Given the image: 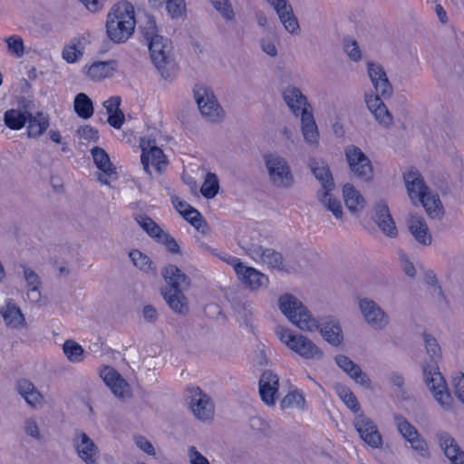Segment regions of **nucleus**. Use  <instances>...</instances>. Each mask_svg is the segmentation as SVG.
<instances>
[{
	"mask_svg": "<svg viewBox=\"0 0 464 464\" xmlns=\"http://www.w3.org/2000/svg\"><path fill=\"white\" fill-rule=\"evenodd\" d=\"M140 149V161L147 173H150V161H151V164L155 166L159 171L161 170L162 165H167L166 156L164 155L163 150L156 145L155 140H145L144 138H141Z\"/></svg>",
	"mask_w": 464,
	"mask_h": 464,
	"instance_id": "12",
	"label": "nucleus"
},
{
	"mask_svg": "<svg viewBox=\"0 0 464 464\" xmlns=\"http://www.w3.org/2000/svg\"><path fill=\"white\" fill-rule=\"evenodd\" d=\"M365 102L367 104L368 109L371 111V112L376 111L377 108L381 107L384 104V102L382 100V96L375 94H365Z\"/></svg>",
	"mask_w": 464,
	"mask_h": 464,
	"instance_id": "63",
	"label": "nucleus"
},
{
	"mask_svg": "<svg viewBox=\"0 0 464 464\" xmlns=\"http://www.w3.org/2000/svg\"><path fill=\"white\" fill-rule=\"evenodd\" d=\"M147 44L152 63L157 68L161 77L168 79L171 75L175 66L170 40L162 36L156 38Z\"/></svg>",
	"mask_w": 464,
	"mask_h": 464,
	"instance_id": "6",
	"label": "nucleus"
},
{
	"mask_svg": "<svg viewBox=\"0 0 464 464\" xmlns=\"http://www.w3.org/2000/svg\"><path fill=\"white\" fill-rule=\"evenodd\" d=\"M302 132L304 140L311 145L318 144L319 131L311 111L304 110L301 116Z\"/></svg>",
	"mask_w": 464,
	"mask_h": 464,
	"instance_id": "29",
	"label": "nucleus"
},
{
	"mask_svg": "<svg viewBox=\"0 0 464 464\" xmlns=\"http://www.w3.org/2000/svg\"><path fill=\"white\" fill-rule=\"evenodd\" d=\"M305 403V400L304 398L303 392L298 390L289 392L281 401V408H304Z\"/></svg>",
	"mask_w": 464,
	"mask_h": 464,
	"instance_id": "45",
	"label": "nucleus"
},
{
	"mask_svg": "<svg viewBox=\"0 0 464 464\" xmlns=\"http://www.w3.org/2000/svg\"><path fill=\"white\" fill-rule=\"evenodd\" d=\"M436 438L445 456L452 464H464V451L450 433L440 430L437 432Z\"/></svg>",
	"mask_w": 464,
	"mask_h": 464,
	"instance_id": "18",
	"label": "nucleus"
},
{
	"mask_svg": "<svg viewBox=\"0 0 464 464\" xmlns=\"http://www.w3.org/2000/svg\"><path fill=\"white\" fill-rule=\"evenodd\" d=\"M215 10L226 20H235V12L229 0H209Z\"/></svg>",
	"mask_w": 464,
	"mask_h": 464,
	"instance_id": "46",
	"label": "nucleus"
},
{
	"mask_svg": "<svg viewBox=\"0 0 464 464\" xmlns=\"http://www.w3.org/2000/svg\"><path fill=\"white\" fill-rule=\"evenodd\" d=\"M28 116H31V112H22L19 110H7L4 114V121L6 127L11 130H21L27 122Z\"/></svg>",
	"mask_w": 464,
	"mask_h": 464,
	"instance_id": "36",
	"label": "nucleus"
},
{
	"mask_svg": "<svg viewBox=\"0 0 464 464\" xmlns=\"http://www.w3.org/2000/svg\"><path fill=\"white\" fill-rule=\"evenodd\" d=\"M139 28L147 44L162 37L158 34L156 20L152 15L146 14L145 21L140 24Z\"/></svg>",
	"mask_w": 464,
	"mask_h": 464,
	"instance_id": "41",
	"label": "nucleus"
},
{
	"mask_svg": "<svg viewBox=\"0 0 464 464\" xmlns=\"http://www.w3.org/2000/svg\"><path fill=\"white\" fill-rule=\"evenodd\" d=\"M101 377L111 391L118 397H123L129 387L127 382L112 367L105 366Z\"/></svg>",
	"mask_w": 464,
	"mask_h": 464,
	"instance_id": "24",
	"label": "nucleus"
},
{
	"mask_svg": "<svg viewBox=\"0 0 464 464\" xmlns=\"http://www.w3.org/2000/svg\"><path fill=\"white\" fill-rule=\"evenodd\" d=\"M375 118V120L382 125L385 127H389L392 124V115L388 111L385 104L377 108L376 111L372 112Z\"/></svg>",
	"mask_w": 464,
	"mask_h": 464,
	"instance_id": "52",
	"label": "nucleus"
},
{
	"mask_svg": "<svg viewBox=\"0 0 464 464\" xmlns=\"http://www.w3.org/2000/svg\"><path fill=\"white\" fill-rule=\"evenodd\" d=\"M186 5L184 0H167L166 10L171 18H179L185 11Z\"/></svg>",
	"mask_w": 464,
	"mask_h": 464,
	"instance_id": "50",
	"label": "nucleus"
},
{
	"mask_svg": "<svg viewBox=\"0 0 464 464\" xmlns=\"http://www.w3.org/2000/svg\"><path fill=\"white\" fill-rule=\"evenodd\" d=\"M9 51L14 53L17 57H21L24 54V43L19 36H10L6 39Z\"/></svg>",
	"mask_w": 464,
	"mask_h": 464,
	"instance_id": "56",
	"label": "nucleus"
},
{
	"mask_svg": "<svg viewBox=\"0 0 464 464\" xmlns=\"http://www.w3.org/2000/svg\"><path fill=\"white\" fill-rule=\"evenodd\" d=\"M346 161L351 172L359 179L371 182L373 179V167L366 154L355 145L344 149Z\"/></svg>",
	"mask_w": 464,
	"mask_h": 464,
	"instance_id": "7",
	"label": "nucleus"
},
{
	"mask_svg": "<svg viewBox=\"0 0 464 464\" xmlns=\"http://www.w3.org/2000/svg\"><path fill=\"white\" fill-rule=\"evenodd\" d=\"M157 242L164 245L167 250L171 254L180 253V247L178 242L169 233L163 232L162 237H160V238H159Z\"/></svg>",
	"mask_w": 464,
	"mask_h": 464,
	"instance_id": "54",
	"label": "nucleus"
},
{
	"mask_svg": "<svg viewBox=\"0 0 464 464\" xmlns=\"http://www.w3.org/2000/svg\"><path fill=\"white\" fill-rule=\"evenodd\" d=\"M272 7L276 12L280 22L288 33L296 34L300 32L298 20L294 14L292 5L287 0H281V2L272 5Z\"/></svg>",
	"mask_w": 464,
	"mask_h": 464,
	"instance_id": "21",
	"label": "nucleus"
},
{
	"mask_svg": "<svg viewBox=\"0 0 464 464\" xmlns=\"http://www.w3.org/2000/svg\"><path fill=\"white\" fill-rule=\"evenodd\" d=\"M111 19L115 22L136 24L133 5L127 1L115 4L107 15V20Z\"/></svg>",
	"mask_w": 464,
	"mask_h": 464,
	"instance_id": "28",
	"label": "nucleus"
},
{
	"mask_svg": "<svg viewBox=\"0 0 464 464\" xmlns=\"http://www.w3.org/2000/svg\"><path fill=\"white\" fill-rule=\"evenodd\" d=\"M135 443L139 449L147 453L148 455L154 456L155 449L151 442L143 436L135 437Z\"/></svg>",
	"mask_w": 464,
	"mask_h": 464,
	"instance_id": "59",
	"label": "nucleus"
},
{
	"mask_svg": "<svg viewBox=\"0 0 464 464\" xmlns=\"http://www.w3.org/2000/svg\"><path fill=\"white\" fill-rule=\"evenodd\" d=\"M77 133L82 139L87 141L96 142L99 140L98 130L90 125H85L79 128Z\"/></svg>",
	"mask_w": 464,
	"mask_h": 464,
	"instance_id": "57",
	"label": "nucleus"
},
{
	"mask_svg": "<svg viewBox=\"0 0 464 464\" xmlns=\"http://www.w3.org/2000/svg\"><path fill=\"white\" fill-rule=\"evenodd\" d=\"M403 179L411 201L421 203L426 213L431 218H440L443 215V206L437 193H432L426 185L421 174L415 168L410 169L404 175Z\"/></svg>",
	"mask_w": 464,
	"mask_h": 464,
	"instance_id": "4",
	"label": "nucleus"
},
{
	"mask_svg": "<svg viewBox=\"0 0 464 464\" xmlns=\"http://www.w3.org/2000/svg\"><path fill=\"white\" fill-rule=\"evenodd\" d=\"M259 394L262 401L267 405H273L279 388V378L271 370H266L260 376Z\"/></svg>",
	"mask_w": 464,
	"mask_h": 464,
	"instance_id": "17",
	"label": "nucleus"
},
{
	"mask_svg": "<svg viewBox=\"0 0 464 464\" xmlns=\"http://www.w3.org/2000/svg\"><path fill=\"white\" fill-rule=\"evenodd\" d=\"M344 52L349 58L354 62L362 59V52L357 42L353 38H345L343 40Z\"/></svg>",
	"mask_w": 464,
	"mask_h": 464,
	"instance_id": "49",
	"label": "nucleus"
},
{
	"mask_svg": "<svg viewBox=\"0 0 464 464\" xmlns=\"http://www.w3.org/2000/svg\"><path fill=\"white\" fill-rule=\"evenodd\" d=\"M238 267L236 275L245 286L254 291L268 285L269 280L266 275L254 267L246 266L244 263Z\"/></svg>",
	"mask_w": 464,
	"mask_h": 464,
	"instance_id": "16",
	"label": "nucleus"
},
{
	"mask_svg": "<svg viewBox=\"0 0 464 464\" xmlns=\"http://www.w3.org/2000/svg\"><path fill=\"white\" fill-rule=\"evenodd\" d=\"M247 253L254 259H258L272 268L283 269V256L272 248H266L261 245L252 244Z\"/></svg>",
	"mask_w": 464,
	"mask_h": 464,
	"instance_id": "19",
	"label": "nucleus"
},
{
	"mask_svg": "<svg viewBox=\"0 0 464 464\" xmlns=\"http://www.w3.org/2000/svg\"><path fill=\"white\" fill-rule=\"evenodd\" d=\"M393 420L397 430L406 440L415 435H418L419 432L417 429L411 425L404 416L401 414H394Z\"/></svg>",
	"mask_w": 464,
	"mask_h": 464,
	"instance_id": "43",
	"label": "nucleus"
},
{
	"mask_svg": "<svg viewBox=\"0 0 464 464\" xmlns=\"http://www.w3.org/2000/svg\"><path fill=\"white\" fill-rule=\"evenodd\" d=\"M279 339L282 343H285V345L290 349L292 344L295 342L298 334H294L291 330L286 328H281L278 332Z\"/></svg>",
	"mask_w": 464,
	"mask_h": 464,
	"instance_id": "60",
	"label": "nucleus"
},
{
	"mask_svg": "<svg viewBox=\"0 0 464 464\" xmlns=\"http://www.w3.org/2000/svg\"><path fill=\"white\" fill-rule=\"evenodd\" d=\"M367 70L376 94L382 96L383 99L390 98L392 95L393 89L382 65L377 63L368 62Z\"/></svg>",
	"mask_w": 464,
	"mask_h": 464,
	"instance_id": "14",
	"label": "nucleus"
},
{
	"mask_svg": "<svg viewBox=\"0 0 464 464\" xmlns=\"http://www.w3.org/2000/svg\"><path fill=\"white\" fill-rule=\"evenodd\" d=\"M194 97L203 117L210 121H222L224 110L209 87L197 84L194 88Z\"/></svg>",
	"mask_w": 464,
	"mask_h": 464,
	"instance_id": "8",
	"label": "nucleus"
},
{
	"mask_svg": "<svg viewBox=\"0 0 464 464\" xmlns=\"http://www.w3.org/2000/svg\"><path fill=\"white\" fill-rule=\"evenodd\" d=\"M24 268V277L26 281L28 286V296L32 298L33 301H38L40 298V291L39 286L41 285L40 278L38 275L29 267L23 266Z\"/></svg>",
	"mask_w": 464,
	"mask_h": 464,
	"instance_id": "39",
	"label": "nucleus"
},
{
	"mask_svg": "<svg viewBox=\"0 0 464 464\" xmlns=\"http://www.w3.org/2000/svg\"><path fill=\"white\" fill-rule=\"evenodd\" d=\"M125 117L121 110L115 111L114 112L109 113L108 123L115 128L121 129L124 122Z\"/></svg>",
	"mask_w": 464,
	"mask_h": 464,
	"instance_id": "62",
	"label": "nucleus"
},
{
	"mask_svg": "<svg viewBox=\"0 0 464 464\" xmlns=\"http://www.w3.org/2000/svg\"><path fill=\"white\" fill-rule=\"evenodd\" d=\"M455 395L464 403V373H460L452 380Z\"/></svg>",
	"mask_w": 464,
	"mask_h": 464,
	"instance_id": "61",
	"label": "nucleus"
},
{
	"mask_svg": "<svg viewBox=\"0 0 464 464\" xmlns=\"http://www.w3.org/2000/svg\"><path fill=\"white\" fill-rule=\"evenodd\" d=\"M161 276L167 283V285L161 288L164 300L174 313L187 314L188 302L183 291L190 286V278L172 264L162 268Z\"/></svg>",
	"mask_w": 464,
	"mask_h": 464,
	"instance_id": "3",
	"label": "nucleus"
},
{
	"mask_svg": "<svg viewBox=\"0 0 464 464\" xmlns=\"http://www.w3.org/2000/svg\"><path fill=\"white\" fill-rule=\"evenodd\" d=\"M93 162L96 167L107 177L117 178L116 168L110 160L108 153L100 147H94L91 150Z\"/></svg>",
	"mask_w": 464,
	"mask_h": 464,
	"instance_id": "30",
	"label": "nucleus"
},
{
	"mask_svg": "<svg viewBox=\"0 0 464 464\" xmlns=\"http://www.w3.org/2000/svg\"><path fill=\"white\" fill-rule=\"evenodd\" d=\"M182 217L197 230L205 232L208 228V223L198 210L194 208L188 210H182Z\"/></svg>",
	"mask_w": 464,
	"mask_h": 464,
	"instance_id": "42",
	"label": "nucleus"
},
{
	"mask_svg": "<svg viewBox=\"0 0 464 464\" xmlns=\"http://www.w3.org/2000/svg\"><path fill=\"white\" fill-rule=\"evenodd\" d=\"M129 256L132 261L133 265L140 270L149 273L151 272L153 275L157 274V268L153 265L151 259L138 249H132L129 253Z\"/></svg>",
	"mask_w": 464,
	"mask_h": 464,
	"instance_id": "38",
	"label": "nucleus"
},
{
	"mask_svg": "<svg viewBox=\"0 0 464 464\" xmlns=\"http://www.w3.org/2000/svg\"><path fill=\"white\" fill-rule=\"evenodd\" d=\"M424 343L430 361L422 365L423 381L432 392L436 401L445 409H450L452 397L448 391L446 381L440 373L438 360L441 357V350L437 340L429 334H424Z\"/></svg>",
	"mask_w": 464,
	"mask_h": 464,
	"instance_id": "2",
	"label": "nucleus"
},
{
	"mask_svg": "<svg viewBox=\"0 0 464 464\" xmlns=\"http://www.w3.org/2000/svg\"><path fill=\"white\" fill-rule=\"evenodd\" d=\"M136 221L146 233L158 241L162 237L163 230L161 227L149 216L140 215L136 218Z\"/></svg>",
	"mask_w": 464,
	"mask_h": 464,
	"instance_id": "40",
	"label": "nucleus"
},
{
	"mask_svg": "<svg viewBox=\"0 0 464 464\" xmlns=\"http://www.w3.org/2000/svg\"><path fill=\"white\" fill-rule=\"evenodd\" d=\"M27 133L30 138L41 136L49 127V116L42 111L35 115L31 113L27 120Z\"/></svg>",
	"mask_w": 464,
	"mask_h": 464,
	"instance_id": "31",
	"label": "nucleus"
},
{
	"mask_svg": "<svg viewBox=\"0 0 464 464\" xmlns=\"http://www.w3.org/2000/svg\"><path fill=\"white\" fill-rule=\"evenodd\" d=\"M136 24L106 20V34L113 44L125 43L134 33Z\"/></svg>",
	"mask_w": 464,
	"mask_h": 464,
	"instance_id": "22",
	"label": "nucleus"
},
{
	"mask_svg": "<svg viewBox=\"0 0 464 464\" xmlns=\"http://www.w3.org/2000/svg\"><path fill=\"white\" fill-rule=\"evenodd\" d=\"M354 427L361 439L372 448H380L382 444V436L374 422L363 414L354 418Z\"/></svg>",
	"mask_w": 464,
	"mask_h": 464,
	"instance_id": "13",
	"label": "nucleus"
},
{
	"mask_svg": "<svg viewBox=\"0 0 464 464\" xmlns=\"http://www.w3.org/2000/svg\"><path fill=\"white\" fill-rule=\"evenodd\" d=\"M325 208L331 211L334 216L340 219L343 218V208L341 201L331 197L330 193L326 197L325 202H322Z\"/></svg>",
	"mask_w": 464,
	"mask_h": 464,
	"instance_id": "53",
	"label": "nucleus"
},
{
	"mask_svg": "<svg viewBox=\"0 0 464 464\" xmlns=\"http://www.w3.org/2000/svg\"><path fill=\"white\" fill-rule=\"evenodd\" d=\"M279 308L282 313L304 331L319 330L324 339L334 346H338L343 340L339 321L334 316H324L319 320L312 317L309 310L295 296L285 294L279 297Z\"/></svg>",
	"mask_w": 464,
	"mask_h": 464,
	"instance_id": "1",
	"label": "nucleus"
},
{
	"mask_svg": "<svg viewBox=\"0 0 464 464\" xmlns=\"http://www.w3.org/2000/svg\"><path fill=\"white\" fill-rule=\"evenodd\" d=\"M290 349L306 360L320 359L323 356L321 349L303 334H298Z\"/></svg>",
	"mask_w": 464,
	"mask_h": 464,
	"instance_id": "26",
	"label": "nucleus"
},
{
	"mask_svg": "<svg viewBox=\"0 0 464 464\" xmlns=\"http://www.w3.org/2000/svg\"><path fill=\"white\" fill-rule=\"evenodd\" d=\"M0 313L9 326L17 327L22 324L24 318L19 307H17L12 301L6 303L5 307L0 310Z\"/></svg>",
	"mask_w": 464,
	"mask_h": 464,
	"instance_id": "37",
	"label": "nucleus"
},
{
	"mask_svg": "<svg viewBox=\"0 0 464 464\" xmlns=\"http://www.w3.org/2000/svg\"><path fill=\"white\" fill-rule=\"evenodd\" d=\"M265 167L270 182L276 188H290L295 184V176L289 162L276 152L263 155Z\"/></svg>",
	"mask_w": 464,
	"mask_h": 464,
	"instance_id": "5",
	"label": "nucleus"
},
{
	"mask_svg": "<svg viewBox=\"0 0 464 464\" xmlns=\"http://www.w3.org/2000/svg\"><path fill=\"white\" fill-rule=\"evenodd\" d=\"M74 447L79 458L86 464H97L99 449L92 440L83 431L76 430Z\"/></svg>",
	"mask_w": 464,
	"mask_h": 464,
	"instance_id": "15",
	"label": "nucleus"
},
{
	"mask_svg": "<svg viewBox=\"0 0 464 464\" xmlns=\"http://www.w3.org/2000/svg\"><path fill=\"white\" fill-rule=\"evenodd\" d=\"M73 108L76 114L84 120L90 119L94 112L92 101L83 92H80L75 96Z\"/></svg>",
	"mask_w": 464,
	"mask_h": 464,
	"instance_id": "35",
	"label": "nucleus"
},
{
	"mask_svg": "<svg viewBox=\"0 0 464 464\" xmlns=\"http://www.w3.org/2000/svg\"><path fill=\"white\" fill-rule=\"evenodd\" d=\"M117 65L115 60L95 62L89 67L88 75L93 80L110 77L117 70Z\"/></svg>",
	"mask_w": 464,
	"mask_h": 464,
	"instance_id": "33",
	"label": "nucleus"
},
{
	"mask_svg": "<svg viewBox=\"0 0 464 464\" xmlns=\"http://www.w3.org/2000/svg\"><path fill=\"white\" fill-rule=\"evenodd\" d=\"M188 403L194 416L203 421L211 420L215 413L211 398L198 386L188 388Z\"/></svg>",
	"mask_w": 464,
	"mask_h": 464,
	"instance_id": "9",
	"label": "nucleus"
},
{
	"mask_svg": "<svg viewBox=\"0 0 464 464\" xmlns=\"http://www.w3.org/2000/svg\"><path fill=\"white\" fill-rule=\"evenodd\" d=\"M309 168L315 179L321 183L322 188L324 189L322 194L318 192L319 199L321 202H325L329 192L334 188V182L330 168L327 162L321 158L310 159Z\"/></svg>",
	"mask_w": 464,
	"mask_h": 464,
	"instance_id": "11",
	"label": "nucleus"
},
{
	"mask_svg": "<svg viewBox=\"0 0 464 464\" xmlns=\"http://www.w3.org/2000/svg\"><path fill=\"white\" fill-rule=\"evenodd\" d=\"M218 256L223 262H225V263L230 265L231 266H233V268L235 270V273L238 270V268H239L238 266H241L242 264H243L238 257L231 256V255H229L227 253H221Z\"/></svg>",
	"mask_w": 464,
	"mask_h": 464,
	"instance_id": "64",
	"label": "nucleus"
},
{
	"mask_svg": "<svg viewBox=\"0 0 464 464\" xmlns=\"http://www.w3.org/2000/svg\"><path fill=\"white\" fill-rule=\"evenodd\" d=\"M234 311L241 316L246 322L249 320L252 315L251 304L246 300L236 299L232 303Z\"/></svg>",
	"mask_w": 464,
	"mask_h": 464,
	"instance_id": "48",
	"label": "nucleus"
},
{
	"mask_svg": "<svg viewBox=\"0 0 464 464\" xmlns=\"http://www.w3.org/2000/svg\"><path fill=\"white\" fill-rule=\"evenodd\" d=\"M63 350L64 354L71 362H80L81 356L83 353L82 347L72 340H67L64 342Z\"/></svg>",
	"mask_w": 464,
	"mask_h": 464,
	"instance_id": "47",
	"label": "nucleus"
},
{
	"mask_svg": "<svg viewBox=\"0 0 464 464\" xmlns=\"http://www.w3.org/2000/svg\"><path fill=\"white\" fill-rule=\"evenodd\" d=\"M343 198L347 208L356 213L364 207V198L351 184H345L343 188Z\"/></svg>",
	"mask_w": 464,
	"mask_h": 464,
	"instance_id": "32",
	"label": "nucleus"
},
{
	"mask_svg": "<svg viewBox=\"0 0 464 464\" xmlns=\"http://www.w3.org/2000/svg\"><path fill=\"white\" fill-rule=\"evenodd\" d=\"M359 308L365 322L374 330H382L389 324L388 314L373 300L361 298Z\"/></svg>",
	"mask_w": 464,
	"mask_h": 464,
	"instance_id": "10",
	"label": "nucleus"
},
{
	"mask_svg": "<svg viewBox=\"0 0 464 464\" xmlns=\"http://www.w3.org/2000/svg\"><path fill=\"white\" fill-rule=\"evenodd\" d=\"M336 364L357 383L369 388L371 380L368 375L362 371L360 366L353 362L348 356L338 354L334 357Z\"/></svg>",
	"mask_w": 464,
	"mask_h": 464,
	"instance_id": "20",
	"label": "nucleus"
},
{
	"mask_svg": "<svg viewBox=\"0 0 464 464\" xmlns=\"http://www.w3.org/2000/svg\"><path fill=\"white\" fill-rule=\"evenodd\" d=\"M407 224L410 232L418 243L423 246H429L431 244L432 237L428 225L422 217L411 215L407 220Z\"/></svg>",
	"mask_w": 464,
	"mask_h": 464,
	"instance_id": "25",
	"label": "nucleus"
},
{
	"mask_svg": "<svg viewBox=\"0 0 464 464\" xmlns=\"http://www.w3.org/2000/svg\"><path fill=\"white\" fill-rule=\"evenodd\" d=\"M340 397L345 405L351 409L353 412H358L361 408L355 395L348 389H343L340 393Z\"/></svg>",
	"mask_w": 464,
	"mask_h": 464,
	"instance_id": "55",
	"label": "nucleus"
},
{
	"mask_svg": "<svg viewBox=\"0 0 464 464\" xmlns=\"http://www.w3.org/2000/svg\"><path fill=\"white\" fill-rule=\"evenodd\" d=\"M188 456L189 458L190 464H210L208 459L203 456L194 446L188 447Z\"/></svg>",
	"mask_w": 464,
	"mask_h": 464,
	"instance_id": "58",
	"label": "nucleus"
},
{
	"mask_svg": "<svg viewBox=\"0 0 464 464\" xmlns=\"http://www.w3.org/2000/svg\"><path fill=\"white\" fill-rule=\"evenodd\" d=\"M219 189V182L216 174L208 172L206 175L205 181L200 188L201 194L206 198H213L217 196Z\"/></svg>",
	"mask_w": 464,
	"mask_h": 464,
	"instance_id": "44",
	"label": "nucleus"
},
{
	"mask_svg": "<svg viewBox=\"0 0 464 464\" xmlns=\"http://www.w3.org/2000/svg\"><path fill=\"white\" fill-rule=\"evenodd\" d=\"M374 219L384 234L390 237L397 236L398 232L395 223L390 214L388 205L385 201L381 200L375 205Z\"/></svg>",
	"mask_w": 464,
	"mask_h": 464,
	"instance_id": "23",
	"label": "nucleus"
},
{
	"mask_svg": "<svg viewBox=\"0 0 464 464\" xmlns=\"http://www.w3.org/2000/svg\"><path fill=\"white\" fill-rule=\"evenodd\" d=\"M407 441H409L411 443V447L415 451H417L421 457H424V458L429 457L430 453H429L428 445H427L425 440L420 435V433H418V435H415L414 437L411 438Z\"/></svg>",
	"mask_w": 464,
	"mask_h": 464,
	"instance_id": "51",
	"label": "nucleus"
},
{
	"mask_svg": "<svg viewBox=\"0 0 464 464\" xmlns=\"http://www.w3.org/2000/svg\"><path fill=\"white\" fill-rule=\"evenodd\" d=\"M283 98L289 109L296 116L301 114L304 110H306L307 104L306 97L302 93L300 89L295 86H288L283 92Z\"/></svg>",
	"mask_w": 464,
	"mask_h": 464,
	"instance_id": "27",
	"label": "nucleus"
},
{
	"mask_svg": "<svg viewBox=\"0 0 464 464\" xmlns=\"http://www.w3.org/2000/svg\"><path fill=\"white\" fill-rule=\"evenodd\" d=\"M17 390L26 402L33 407L39 404L43 399L35 386L28 380H20L17 382Z\"/></svg>",
	"mask_w": 464,
	"mask_h": 464,
	"instance_id": "34",
	"label": "nucleus"
}]
</instances>
